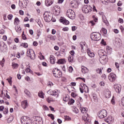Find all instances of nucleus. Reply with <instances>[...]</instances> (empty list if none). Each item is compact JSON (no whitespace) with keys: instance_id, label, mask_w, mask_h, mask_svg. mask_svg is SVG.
Returning <instances> with one entry per match:
<instances>
[{"instance_id":"obj_1","label":"nucleus","mask_w":124,"mask_h":124,"mask_svg":"<svg viewBox=\"0 0 124 124\" xmlns=\"http://www.w3.org/2000/svg\"><path fill=\"white\" fill-rule=\"evenodd\" d=\"M91 38L94 41H98L101 39V34L97 32H93L91 34Z\"/></svg>"},{"instance_id":"obj_2","label":"nucleus","mask_w":124,"mask_h":124,"mask_svg":"<svg viewBox=\"0 0 124 124\" xmlns=\"http://www.w3.org/2000/svg\"><path fill=\"white\" fill-rule=\"evenodd\" d=\"M99 56L100 57L99 61L102 64H105L107 62H108V57L106 55L103 54L102 55L100 53H99Z\"/></svg>"},{"instance_id":"obj_3","label":"nucleus","mask_w":124,"mask_h":124,"mask_svg":"<svg viewBox=\"0 0 124 124\" xmlns=\"http://www.w3.org/2000/svg\"><path fill=\"white\" fill-rule=\"evenodd\" d=\"M53 74L55 78H61L62 76V71H60V70L58 68H55L52 71Z\"/></svg>"},{"instance_id":"obj_4","label":"nucleus","mask_w":124,"mask_h":124,"mask_svg":"<svg viewBox=\"0 0 124 124\" xmlns=\"http://www.w3.org/2000/svg\"><path fill=\"white\" fill-rule=\"evenodd\" d=\"M66 15L67 17L70 18V19H72V20L75 19V12H74L72 9L68 10L66 13Z\"/></svg>"},{"instance_id":"obj_5","label":"nucleus","mask_w":124,"mask_h":124,"mask_svg":"<svg viewBox=\"0 0 124 124\" xmlns=\"http://www.w3.org/2000/svg\"><path fill=\"white\" fill-rule=\"evenodd\" d=\"M82 10L83 13H89V12H91L92 10H93V8L90 5H87L83 6Z\"/></svg>"},{"instance_id":"obj_6","label":"nucleus","mask_w":124,"mask_h":124,"mask_svg":"<svg viewBox=\"0 0 124 124\" xmlns=\"http://www.w3.org/2000/svg\"><path fill=\"white\" fill-rule=\"evenodd\" d=\"M107 116V111L105 109L100 110L98 112V117L99 119H104Z\"/></svg>"},{"instance_id":"obj_7","label":"nucleus","mask_w":124,"mask_h":124,"mask_svg":"<svg viewBox=\"0 0 124 124\" xmlns=\"http://www.w3.org/2000/svg\"><path fill=\"white\" fill-rule=\"evenodd\" d=\"M44 18L45 21L46 22H47V23H49V22H50V21H52V16H51L47 12H46L44 14Z\"/></svg>"},{"instance_id":"obj_8","label":"nucleus","mask_w":124,"mask_h":124,"mask_svg":"<svg viewBox=\"0 0 124 124\" xmlns=\"http://www.w3.org/2000/svg\"><path fill=\"white\" fill-rule=\"evenodd\" d=\"M48 94H50V95L57 96L58 97L59 96V92L57 90H49L47 91Z\"/></svg>"},{"instance_id":"obj_9","label":"nucleus","mask_w":124,"mask_h":124,"mask_svg":"<svg viewBox=\"0 0 124 124\" xmlns=\"http://www.w3.org/2000/svg\"><path fill=\"white\" fill-rule=\"evenodd\" d=\"M114 88L115 92L117 93H121V91L122 90V87H121V85L118 84H114Z\"/></svg>"},{"instance_id":"obj_10","label":"nucleus","mask_w":124,"mask_h":124,"mask_svg":"<svg viewBox=\"0 0 124 124\" xmlns=\"http://www.w3.org/2000/svg\"><path fill=\"white\" fill-rule=\"evenodd\" d=\"M53 10H54L56 15H59L61 13V7L58 5L54 6L53 7Z\"/></svg>"},{"instance_id":"obj_11","label":"nucleus","mask_w":124,"mask_h":124,"mask_svg":"<svg viewBox=\"0 0 124 124\" xmlns=\"http://www.w3.org/2000/svg\"><path fill=\"white\" fill-rule=\"evenodd\" d=\"M28 120H30V117L27 116L22 117L21 119V124H26L27 123H28Z\"/></svg>"},{"instance_id":"obj_12","label":"nucleus","mask_w":124,"mask_h":124,"mask_svg":"<svg viewBox=\"0 0 124 124\" xmlns=\"http://www.w3.org/2000/svg\"><path fill=\"white\" fill-rule=\"evenodd\" d=\"M60 22L62 23L63 25H69V22L65 18L61 17L60 19Z\"/></svg>"},{"instance_id":"obj_13","label":"nucleus","mask_w":124,"mask_h":124,"mask_svg":"<svg viewBox=\"0 0 124 124\" xmlns=\"http://www.w3.org/2000/svg\"><path fill=\"white\" fill-rule=\"evenodd\" d=\"M72 7L73 8H77L79 4H78V2L76 0H73L72 1L71 3Z\"/></svg>"},{"instance_id":"obj_14","label":"nucleus","mask_w":124,"mask_h":124,"mask_svg":"<svg viewBox=\"0 0 124 124\" xmlns=\"http://www.w3.org/2000/svg\"><path fill=\"white\" fill-rule=\"evenodd\" d=\"M87 53L90 58H93L94 57V53L93 51H91V49L90 48L87 49Z\"/></svg>"},{"instance_id":"obj_15","label":"nucleus","mask_w":124,"mask_h":124,"mask_svg":"<svg viewBox=\"0 0 124 124\" xmlns=\"http://www.w3.org/2000/svg\"><path fill=\"white\" fill-rule=\"evenodd\" d=\"M110 78H109V80L110 82H114L116 80V75L114 73L110 74Z\"/></svg>"},{"instance_id":"obj_16","label":"nucleus","mask_w":124,"mask_h":124,"mask_svg":"<svg viewBox=\"0 0 124 124\" xmlns=\"http://www.w3.org/2000/svg\"><path fill=\"white\" fill-rule=\"evenodd\" d=\"M81 87H82L81 89H83V90H85V92H86V93H88V92H89V87L88 86H87V85H86L85 84V83H82L81 84Z\"/></svg>"},{"instance_id":"obj_17","label":"nucleus","mask_w":124,"mask_h":124,"mask_svg":"<svg viewBox=\"0 0 124 124\" xmlns=\"http://www.w3.org/2000/svg\"><path fill=\"white\" fill-rule=\"evenodd\" d=\"M53 1L51 0H45V4L46 6H50L53 4Z\"/></svg>"},{"instance_id":"obj_18","label":"nucleus","mask_w":124,"mask_h":124,"mask_svg":"<svg viewBox=\"0 0 124 124\" xmlns=\"http://www.w3.org/2000/svg\"><path fill=\"white\" fill-rule=\"evenodd\" d=\"M102 19H103V22L105 23L106 26H108L109 22H108V20H107L106 16H103Z\"/></svg>"},{"instance_id":"obj_19","label":"nucleus","mask_w":124,"mask_h":124,"mask_svg":"<svg viewBox=\"0 0 124 124\" xmlns=\"http://www.w3.org/2000/svg\"><path fill=\"white\" fill-rule=\"evenodd\" d=\"M21 106L23 109H26L28 106V101L25 100L22 102Z\"/></svg>"},{"instance_id":"obj_20","label":"nucleus","mask_w":124,"mask_h":124,"mask_svg":"<svg viewBox=\"0 0 124 124\" xmlns=\"http://www.w3.org/2000/svg\"><path fill=\"white\" fill-rule=\"evenodd\" d=\"M50 62L54 64V63H56V59H55V57L53 55H50Z\"/></svg>"},{"instance_id":"obj_21","label":"nucleus","mask_w":124,"mask_h":124,"mask_svg":"<svg viewBox=\"0 0 124 124\" xmlns=\"http://www.w3.org/2000/svg\"><path fill=\"white\" fill-rule=\"evenodd\" d=\"M81 71L82 72V73H87V72H89V70L88 69V68L82 66L81 67Z\"/></svg>"},{"instance_id":"obj_22","label":"nucleus","mask_w":124,"mask_h":124,"mask_svg":"<svg viewBox=\"0 0 124 124\" xmlns=\"http://www.w3.org/2000/svg\"><path fill=\"white\" fill-rule=\"evenodd\" d=\"M57 63H58V64H64V63H65V59H59L57 62Z\"/></svg>"},{"instance_id":"obj_23","label":"nucleus","mask_w":124,"mask_h":124,"mask_svg":"<svg viewBox=\"0 0 124 124\" xmlns=\"http://www.w3.org/2000/svg\"><path fill=\"white\" fill-rule=\"evenodd\" d=\"M41 118L37 117H36L35 121L36 124H42L43 122L41 121Z\"/></svg>"},{"instance_id":"obj_24","label":"nucleus","mask_w":124,"mask_h":124,"mask_svg":"<svg viewBox=\"0 0 124 124\" xmlns=\"http://www.w3.org/2000/svg\"><path fill=\"white\" fill-rule=\"evenodd\" d=\"M27 57H29L31 55V54L33 53V50L32 49H28L27 51Z\"/></svg>"},{"instance_id":"obj_25","label":"nucleus","mask_w":124,"mask_h":124,"mask_svg":"<svg viewBox=\"0 0 124 124\" xmlns=\"http://www.w3.org/2000/svg\"><path fill=\"white\" fill-rule=\"evenodd\" d=\"M97 18H93V20L90 21V23L91 24L92 26H94V25H95V23L94 22L96 23V22H97Z\"/></svg>"},{"instance_id":"obj_26","label":"nucleus","mask_w":124,"mask_h":124,"mask_svg":"<svg viewBox=\"0 0 124 124\" xmlns=\"http://www.w3.org/2000/svg\"><path fill=\"white\" fill-rule=\"evenodd\" d=\"M86 115H83L82 116V120L86 122V121H89V118H88V117H89V114H86Z\"/></svg>"},{"instance_id":"obj_27","label":"nucleus","mask_w":124,"mask_h":124,"mask_svg":"<svg viewBox=\"0 0 124 124\" xmlns=\"http://www.w3.org/2000/svg\"><path fill=\"white\" fill-rule=\"evenodd\" d=\"M35 22L37 23L40 28H42L43 27V25L41 24V21L39 19H36L35 20Z\"/></svg>"},{"instance_id":"obj_28","label":"nucleus","mask_w":124,"mask_h":124,"mask_svg":"<svg viewBox=\"0 0 124 124\" xmlns=\"http://www.w3.org/2000/svg\"><path fill=\"white\" fill-rule=\"evenodd\" d=\"M72 110L74 112V113H76V114H78V113L79 112V110L75 106L73 107Z\"/></svg>"},{"instance_id":"obj_29","label":"nucleus","mask_w":124,"mask_h":124,"mask_svg":"<svg viewBox=\"0 0 124 124\" xmlns=\"http://www.w3.org/2000/svg\"><path fill=\"white\" fill-rule=\"evenodd\" d=\"M29 58H30L31 60H34V59H35V53H34V51H33V53H31V55L29 56Z\"/></svg>"},{"instance_id":"obj_30","label":"nucleus","mask_w":124,"mask_h":124,"mask_svg":"<svg viewBox=\"0 0 124 124\" xmlns=\"http://www.w3.org/2000/svg\"><path fill=\"white\" fill-rule=\"evenodd\" d=\"M24 93H25V94H27L29 97H31V92H30L29 90L25 89Z\"/></svg>"},{"instance_id":"obj_31","label":"nucleus","mask_w":124,"mask_h":124,"mask_svg":"<svg viewBox=\"0 0 124 124\" xmlns=\"http://www.w3.org/2000/svg\"><path fill=\"white\" fill-rule=\"evenodd\" d=\"M4 47V43H1L0 44V52H3L2 49Z\"/></svg>"},{"instance_id":"obj_32","label":"nucleus","mask_w":124,"mask_h":124,"mask_svg":"<svg viewBox=\"0 0 124 124\" xmlns=\"http://www.w3.org/2000/svg\"><path fill=\"white\" fill-rule=\"evenodd\" d=\"M46 100L48 103H51V101H54V100H53V98H52L51 97H47Z\"/></svg>"},{"instance_id":"obj_33","label":"nucleus","mask_w":124,"mask_h":124,"mask_svg":"<svg viewBox=\"0 0 124 124\" xmlns=\"http://www.w3.org/2000/svg\"><path fill=\"white\" fill-rule=\"evenodd\" d=\"M20 20L18 17H16L15 19L14 24L15 25H19Z\"/></svg>"},{"instance_id":"obj_34","label":"nucleus","mask_w":124,"mask_h":124,"mask_svg":"<svg viewBox=\"0 0 124 124\" xmlns=\"http://www.w3.org/2000/svg\"><path fill=\"white\" fill-rule=\"evenodd\" d=\"M13 117L11 116L9 118L7 119V123H8V124H10L11 123H12V121H13Z\"/></svg>"},{"instance_id":"obj_35","label":"nucleus","mask_w":124,"mask_h":124,"mask_svg":"<svg viewBox=\"0 0 124 124\" xmlns=\"http://www.w3.org/2000/svg\"><path fill=\"white\" fill-rule=\"evenodd\" d=\"M80 109L81 110V113H84L87 112V110H88V108H86L83 107V108H80Z\"/></svg>"},{"instance_id":"obj_36","label":"nucleus","mask_w":124,"mask_h":124,"mask_svg":"<svg viewBox=\"0 0 124 124\" xmlns=\"http://www.w3.org/2000/svg\"><path fill=\"white\" fill-rule=\"evenodd\" d=\"M38 95L41 98H44V93L42 92L39 93Z\"/></svg>"},{"instance_id":"obj_37","label":"nucleus","mask_w":124,"mask_h":124,"mask_svg":"<svg viewBox=\"0 0 124 124\" xmlns=\"http://www.w3.org/2000/svg\"><path fill=\"white\" fill-rule=\"evenodd\" d=\"M47 116L49 117L51 119V120H52V121H54V120H55V116L53 114H47Z\"/></svg>"},{"instance_id":"obj_38","label":"nucleus","mask_w":124,"mask_h":124,"mask_svg":"<svg viewBox=\"0 0 124 124\" xmlns=\"http://www.w3.org/2000/svg\"><path fill=\"white\" fill-rule=\"evenodd\" d=\"M103 69V68L97 69L96 70L97 73H98L99 74H101L102 73Z\"/></svg>"},{"instance_id":"obj_39","label":"nucleus","mask_w":124,"mask_h":124,"mask_svg":"<svg viewBox=\"0 0 124 124\" xmlns=\"http://www.w3.org/2000/svg\"><path fill=\"white\" fill-rule=\"evenodd\" d=\"M68 60L70 62H73V56L70 55L68 58Z\"/></svg>"},{"instance_id":"obj_40","label":"nucleus","mask_w":124,"mask_h":124,"mask_svg":"<svg viewBox=\"0 0 124 124\" xmlns=\"http://www.w3.org/2000/svg\"><path fill=\"white\" fill-rule=\"evenodd\" d=\"M63 100L65 101V102H67L68 100H69V96H66L65 97L63 98Z\"/></svg>"},{"instance_id":"obj_41","label":"nucleus","mask_w":124,"mask_h":124,"mask_svg":"<svg viewBox=\"0 0 124 124\" xmlns=\"http://www.w3.org/2000/svg\"><path fill=\"white\" fill-rule=\"evenodd\" d=\"M20 46H23L24 48H28V44L27 43H22Z\"/></svg>"},{"instance_id":"obj_42","label":"nucleus","mask_w":124,"mask_h":124,"mask_svg":"<svg viewBox=\"0 0 124 124\" xmlns=\"http://www.w3.org/2000/svg\"><path fill=\"white\" fill-rule=\"evenodd\" d=\"M110 102L111 104H112L113 105H115V97H114V96H113Z\"/></svg>"},{"instance_id":"obj_43","label":"nucleus","mask_w":124,"mask_h":124,"mask_svg":"<svg viewBox=\"0 0 124 124\" xmlns=\"http://www.w3.org/2000/svg\"><path fill=\"white\" fill-rule=\"evenodd\" d=\"M4 62H5V60H4V58H3L1 61H0V65H1L2 67H3V64H4Z\"/></svg>"},{"instance_id":"obj_44","label":"nucleus","mask_w":124,"mask_h":124,"mask_svg":"<svg viewBox=\"0 0 124 124\" xmlns=\"http://www.w3.org/2000/svg\"><path fill=\"white\" fill-rule=\"evenodd\" d=\"M101 31H103V33H104V34H107V29H106L105 28H102Z\"/></svg>"},{"instance_id":"obj_45","label":"nucleus","mask_w":124,"mask_h":124,"mask_svg":"<svg viewBox=\"0 0 124 124\" xmlns=\"http://www.w3.org/2000/svg\"><path fill=\"white\" fill-rule=\"evenodd\" d=\"M102 2L104 4L108 5V4L109 3V0H105L104 1H103Z\"/></svg>"},{"instance_id":"obj_46","label":"nucleus","mask_w":124,"mask_h":124,"mask_svg":"<svg viewBox=\"0 0 124 124\" xmlns=\"http://www.w3.org/2000/svg\"><path fill=\"white\" fill-rule=\"evenodd\" d=\"M12 66L14 68H16L18 67V66H19V65H18V64H17V63H14L12 64Z\"/></svg>"},{"instance_id":"obj_47","label":"nucleus","mask_w":124,"mask_h":124,"mask_svg":"<svg viewBox=\"0 0 124 124\" xmlns=\"http://www.w3.org/2000/svg\"><path fill=\"white\" fill-rule=\"evenodd\" d=\"M13 17V16L12 15H9L7 16L8 20H11Z\"/></svg>"},{"instance_id":"obj_48","label":"nucleus","mask_w":124,"mask_h":124,"mask_svg":"<svg viewBox=\"0 0 124 124\" xmlns=\"http://www.w3.org/2000/svg\"><path fill=\"white\" fill-rule=\"evenodd\" d=\"M69 30V28H68V27H64L62 29V31H68Z\"/></svg>"},{"instance_id":"obj_49","label":"nucleus","mask_w":124,"mask_h":124,"mask_svg":"<svg viewBox=\"0 0 124 124\" xmlns=\"http://www.w3.org/2000/svg\"><path fill=\"white\" fill-rule=\"evenodd\" d=\"M69 72L71 73L73 71V68L72 66H70L68 68Z\"/></svg>"},{"instance_id":"obj_50","label":"nucleus","mask_w":124,"mask_h":124,"mask_svg":"<svg viewBox=\"0 0 124 124\" xmlns=\"http://www.w3.org/2000/svg\"><path fill=\"white\" fill-rule=\"evenodd\" d=\"M22 37L24 40H26L27 39V37H26V35L24 34V32H22Z\"/></svg>"},{"instance_id":"obj_51","label":"nucleus","mask_w":124,"mask_h":124,"mask_svg":"<svg viewBox=\"0 0 124 124\" xmlns=\"http://www.w3.org/2000/svg\"><path fill=\"white\" fill-rule=\"evenodd\" d=\"M79 45L81 48V50H84V46H86V44H82V43H80Z\"/></svg>"},{"instance_id":"obj_52","label":"nucleus","mask_w":124,"mask_h":124,"mask_svg":"<svg viewBox=\"0 0 124 124\" xmlns=\"http://www.w3.org/2000/svg\"><path fill=\"white\" fill-rule=\"evenodd\" d=\"M65 120H67V121H70L71 120V118L69 116H65Z\"/></svg>"},{"instance_id":"obj_53","label":"nucleus","mask_w":124,"mask_h":124,"mask_svg":"<svg viewBox=\"0 0 124 124\" xmlns=\"http://www.w3.org/2000/svg\"><path fill=\"white\" fill-rule=\"evenodd\" d=\"M16 32H20V31H21V30H22V29H21L20 27H18L17 28H15Z\"/></svg>"},{"instance_id":"obj_54","label":"nucleus","mask_w":124,"mask_h":124,"mask_svg":"<svg viewBox=\"0 0 124 124\" xmlns=\"http://www.w3.org/2000/svg\"><path fill=\"white\" fill-rule=\"evenodd\" d=\"M101 44H102L103 45H104L105 46L106 45V42L105 41H104V39H102L101 42Z\"/></svg>"},{"instance_id":"obj_55","label":"nucleus","mask_w":124,"mask_h":124,"mask_svg":"<svg viewBox=\"0 0 124 124\" xmlns=\"http://www.w3.org/2000/svg\"><path fill=\"white\" fill-rule=\"evenodd\" d=\"M71 96H72L73 97H76V96H77V93H71Z\"/></svg>"},{"instance_id":"obj_56","label":"nucleus","mask_w":124,"mask_h":124,"mask_svg":"<svg viewBox=\"0 0 124 124\" xmlns=\"http://www.w3.org/2000/svg\"><path fill=\"white\" fill-rule=\"evenodd\" d=\"M70 54L71 56H74V54H75V52L74 50H71L70 51Z\"/></svg>"},{"instance_id":"obj_57","label":"nucleus","mask_w":124,"mask_h":124,"mask_svg":"<svg viewBox=\"0 0 124 124\" xmlns=\"http://www.w3.org/2000/svg\"><path fill=\"white\" fill-rule=\"evenodd\" d=\"M54 84H53V83L49 82L48 83L47 86H48V87H52V86H53Z\"/></svg>"},{"instance_id":"obj_58","label":"nucleus","mask_w":124,"mask_h":124,"mask_svg":"<svg viewBox=\"0 0 124 124\" xmlns=\"http://www.w3.org/2000/svg\"><path fill=\"white\" fill-rule=\"evenodd\" d=\"M21 3H22V4H23V3H24V4L26 6L28 5V2L26 0H23V2H22Z\"/></svg>"},{"instance_id":"obj_59","label":"nucleus","mask_w":124,"mask_h":124,"mask_svg":"<svg viewBox=\"0 0 124 124\" xmlns=\"http://www.w3.org/2000/svg\"><path fill=\"white\" fill-rule=\"evenodd\" d=\"M25 71L27 73L31 72V68H27Z\"/></svg>"},{"instance_id":"obj_60","label":"nucleus","mask_w":124,"mask_h":124,"mask_svg":"<svg viewBox=\"0 0 124 124\" xmlns=\"http://www.w3.org/2000/svg\"><path fill=\"white\" fill-rule=\"evenodd\" d=\"M77 29V27H76V26L72 27V30L73 31H76Z\"/></svg>"},{"instance_id":"obj_61","label":"nucleus","mask_w":124,"mask_h":124,"mask_svg":"<svg viewBox=\"0 0 124 124\" xmlns=\"http://www.w3.org/2000/svg\"><path fill=\"white\" fill-rule=\"evenodd\" d=\"M0 34H4V30L2 29V30H0Z\"/></svg>"},{"instance_id":"obj_62","label":"nucleus","mask_w":124,"mask_h":124,"mask_svg":"<svg viewBox=\"0 0 124 124\" xmlns=\"http://www.w3.org/2000/svg\"><path fill=\"white\" fill-rule=\"evenodd\" d=\"M119 23H120L121 24H123V23H124V20L121 18H119Z\"/></svg>"},{"instance_id":"obj_63","label":"nucleus","mask_w":124,"mask_h":124,"mask_svg":"<svg viewBox=\"0 0 124 124\" xmlns=\"http://www.w3.org/2000/svg\"><path fill=\"white\" fill-rule=\"evenodd\" d=\"M56 31L55 30V29H52V31H51V33L52 34H56Z\"/></svg>"},{"instance_id":"obj_64","label":"nucleus","mask_w":124,"mask_h":124,"mask_svg":"<svg viewBox=\"0 0 124 124\" xmlns=\"http://www.w3.org/2000/svg\"><path fill=\"white\" fill-rule=\"evenodd\" d=\"M19 13L20 15H24V11H23L22 10H19Z\"/></svg>"}]
</instances>
